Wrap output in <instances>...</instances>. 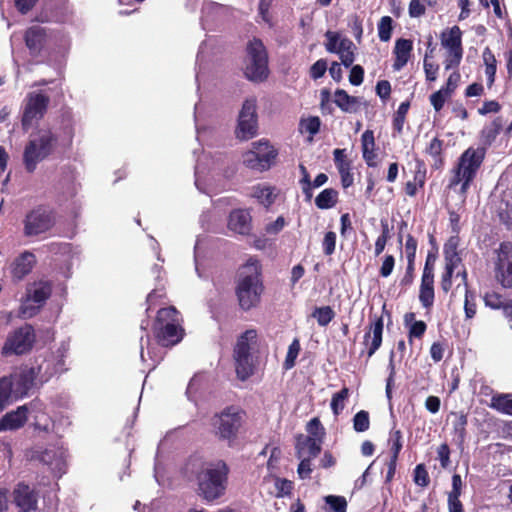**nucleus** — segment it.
<instances>
[{
  "label": "nucleus",
  "instance_id": "45",
  "mask_svg": "<svg viewBox=\"0 0 512 512\" xmlns=\"http://www.w3.org/2000/svg\"><path fill=\"white\" fill-rule=\"evenodd\" d=\"M393 31V19L390 16H383L378 23V36L382 42L391 39Z\"/></svg>",
  "mask_w": 512,
  "mask_h": 512
},
{
  "label": "nucleus",
  "instance_id": "34",
  "mask_svg": "<svg viewBox=\"0 0 512 512\" xmlns=\"http://www.w3.org/2000/svg\"><path fill=\"white\" fill-rule=\"evenodd\" d=\"M327 38V43L325 44V48L330 53H339L340 51H345L346 49H350L352 46V42L348 39H343L340 42L339 49L337 48V43L339 41V34L332 31H327L325 34Z\"/></svg>",
  "mask_w": 512,
  "mask_h": 512
},
{
  "label": "nucleus",
  "instance_id": "59",
  "mask_svg": "<svg viewBox=\"0 0 512 512\" xmlns=\"http://www.w3.org/2000/svg\"><path fill=\"white\" fill-rule=\"evenodd\" d=\"M439 68V65L431 61V59H423V69L427 82L437 80Z\"/></svg>",
  "mask_w": 512,
  "mask_h": 512
},
{
  "label": "nucleus",
  "instance_id": "31",
  "mask_svg": "<svg viewBox=\"0 0 512 512\" xmlns=\"http://www.w3.org/2000/svg\"><path fill=\"white\" fill-rule=\"evenodd\" d=\"M503 123V118L498 116L490 124L483 127L480 134L483 144L490 146L496 140L503 129Z\"/></svg>",
  "mask_w": 512,
  "mask_h": 512
},
{
  "label": "nucleus",
  "instance_id": "48",
  "mask_svg": "<svg viewBox=\"0 0 512 512\" xmlns=\"http://www.w3.org/2000/svg\"><path fill=\"white\" fill-rule=\"evenodd\" d=\"M451 94L445 91L442 87L438 91L432 93L429 97L430 103L436 112H440L445 102L451 98Z\"/></svg>",
  "mask_w": 512,
  "mask_h": 512
},
{
  "label": "nucleus",
  "instance_id": "10",
  "mask_svg": "<svg viewBox=\"0 0 512 512\" xmlns=\"http://www.w3.org/2000/svg\"><path fill=\"white\" fill-rule=\"evenodd\" d=\"M23 40L31 57H49L55 50L56 33L46 27L32 25L24 31Z\"/></svg>",
  "mask_w": 512,
  "mask_h": 512
},
{
  "label": "nucleus",
  "instance_id": "27",
  "mask_svg": "<svg viewBox=\"0 0 512 512\" xmlns=\"http://www.w3.org/2000/svg\"><path fill=\"white\" fill-rule=\"evenodd\" d=\"M13 383L12 374L0 377V412L4 411L13 402L19 400Z\"/></svg>",
  "mask_w": 512,
  "mask_h": 512
},
{
  "label": "nucleus",
  "instance_id": "30",
  "mask_svg": "<svg viewBox=\"0 0 512 512\" xmlns=\"http://www.w3.org/2000/svg\"><path fill=\"white\" fill-rule=\"evenodd\" d=\"M459 235H451L448 240L444 243L443 254L445 263H453L461 265L462 258L459 255Z\"/></svg>",
  "mask_w": 512,
  "mask_h": 512
},
{
  "label": "nucleus",
  "instance_id": "20",
  "mask_svg": "<svg viewBox=\"0 0 512 512\" xmlns=\"http://www.w3.org/2000/svg\"><path fill=\"white\" fill-rule=\"evenodd\" d=\"M37 264L36 255L29 250H25L17 255L9 266L11 279L14 283L23 281L35 268Z\"/></svg>",
  "mask_w": 512,
  "mask_h": 512
},
{
  "label": "nucleus",
  "instance_id": "3",
  "mask_svg": "<svg viewBox=\"0 0 512 512\" xmlns=\"http://www.w3.org/2000/svg\"><path fill=\"white\" fill-rule=\"evenodd\" d=\"M245 423L246 412L239 406L229 405L210 417V432L218 442L232 448L238 443Z\"/></svg>",
  "mask_w": 512,
  "mask_h": 512
},
{
  "label": "nucleus",
  "instance_id": "36",
  "mask_svg": "<svg viewBox=\"0 0 512 512\" xmlns=\"http://www.w3.org/2000/svg\"><path fill=\"white\" fill-rule=\"evenodd\" d=\"M390 458L398 459L403 448V434L400 429H391L388 438Z\"/></svg>",
  "mask_w": 512,
  "mask_h": 512
},
{
  "label": "nucleus",
  "instance_id": "8",
  "mask_svg": "<svg viewBox=\"0 0 512 512\" xmlns=\"http://www.w3.org/2000/svg\"><path fill=\"white\" fill-rule=\"evenodd\" d=\"M53 287V282L45 278L29 283L18 309L19 318L30 319L35 317L52 296Z\"/></svg>",
  "mask_w": 512,
  "mask_h": 512
},
{
  "label": "nucleus",
  "instance_id": "35",
  "mask_svg": "<svg viewBox=\"0 0 512 512\" xmlns=\"http://www.w3.org/2000/svg\"><path fill=\"white\" fill-rule=\"evenodd\" d=\"M350 396V390L344 386L340 391L332 395L330 407L334 416H338L342 413L346 406V401Z\"/></svg>",
  "mask_w": 512,
  "mask_h": 512
},
{
  "label": "nucleus",
  "instance_id": "17",
  "mask_svg": "<svg viewBox=\"0 0 512 512\" xmlns=\"http://www.w3.org/2000/svg\"><path fill=\"white\" fill-rule=\"evenodd\" d=\"M441 45L448 50V55L444 60L446 70L458 68L463 57L462 31L459 26L444 30L441 35Z\"/></svg>",
  "mask_w": 512,
  "mask_h": 512
},
{
  "label": "nucleus",
  "instance_id": "25",
  "mask_svg": "<svg viewBox=\"0 0 512 512\" xmlns=\"http://www.w3.org/2000/svg\"><path fill=\"white\" fill-rule=\"evenodd\" d=\"M412 51V40L399 38L395 41V46L393 49L394 62L392 65L394 71H400L404 66L407 65L411 58Z\"/></svg>",
  "mask_w": 512,
  "mask_h": 512
},
{
  "label": "nucleus",
  "instance_id": "21",
  "mask_svg": "<svg viewBox=\"0 0 512 512\" xmlns=\"http://www.w3.org/2000/svg\"><path fill=\"white\" fill-rule=\"evenodd\" d=\"M28 413L29 408L27 404L7 412L0 418V432L16 431L24 427L28 420Z\"/></svg>",
  "mask_w": 512,
  "mask_h": 512
},
{
  "label": "nucleus",
  "instance_id": "24",
  "mask_svg": "<svg viewBox=\"0 0 512 512\" xmlns=\"http://www.w3.org/2000/svg\"><path fill=\"white\" fill-rule=\"evenodd\" d=\"M251 221V215L247 210L234 209L229 214L228 228L240 235H248L252 229Z\"/></svg>",
  "mask_w": 512,
  "mask_h": 512
},
{
  "label": "nucleus",
  "instance_id": "19",
  "mask_svg": "<svg viewBox=\"0 0 512 512\" xmlns=\"http://www.w3.org/2000/svg\"><path fill=\"white\" fill-rule=\"evenodd\" d=\"M12 497L19 512H32L38 507V492L25 482H18L15 485Z\"/></svg>",
  "mask_w": 512,
  "mask_h": 512
},
{
  "label": "nucleus",
  "instance_id": "50",
  "mask_svg": "<svg viewBox=\"0 0 512 512\" xmlns=\"http://www.w3.org/2000/svg\"><path fill=\"white\" fill-rule=\"evenodd\" d=\"M468 423L467 415L460 413L456 416L453 422V430L455 435L458 437L460 442H463L466 438L467 431L466 426Z\"/></svg>",
  "mask_w": 512,
  "mask_h": 512
},
{
  "label": "nucleus",
  "instance_id": "11",
  "mask_svg": "<svg viewBox=\"0 0 512 512\" xmlns=\"http://www.w3.org/2000/svg\"><path fill=\"white\" fill-rule=\"evenodd\" d=\"M22 224L25 237H37L55 226L56 212L48 205H37L25 214Z\"/></svg>",
  "mask_w": 512,
  "mask_h": 512
},
{
  "label": "nucleus",
  "instance_id": "15",
  "mask_svg": "<svg viewBox=\"0 0 512 512\" xmlns=\"http://www.w3.org/2000/svg\"><path fill=\"white\" fill-rule=\"evenodd\" d=\"M495 254V280L502 288L512 291V242H501Z\"/></svg>",
  "mask_w": 512,
  "mask_h": 512
},
{
  "label": "nucleus",
  "instance_id": "40",
  "mask_svg": "<svg viewBox=\"0 0 512 512\" xmlns=\"http://www.w3.org/2000/svg\"><path fill=\"white\" fill-rule=\"evenodd\" d=\"M410 108V103L408 101L402 102L397 111L394 113L393 121H392V127L393 130L397 134H401L403 131V126L406 120V115L408 113V110Z\"/></svg>",
  "mask_w": 512,
  "mask_h": 512
},
{
  "label": "nucleus",
  "instance_id": "62",
  "mask_svg": "<svg viewBox=\"0 0 512 512\" xmlns=\"http://www.w3.org/2000/svg\"><path fill=\"white\" fill-rule=\"evenodd\" d=\"M464 311L466 318H473L476 314V303L474 301V294L469 290H465Z\"/></svg>",
  "mask_w": 512,
  "mask_h": 512
},
{
  "label": "nucleus",
  "instance_id": "61",
  "mask_svg": "<svg viewBox=\"0 0 512 512\" xmlns=\"http://www.w3.org/2000/svg\"><path fill=\"white\" fill-rule=\"evenodd\" d=\"M395 262V257L392 254L385 255L379 269V275L383 278L389 277L394 270Z\"/></svg>",
  "mask_w": 512,
  "mask_h": 512
},
{
  "label": "nucleus",
  "instance_id": "33",
  "mask_svg": "<svg viewBox=\"0 0 512 512\" xmlns=\"http://www.w3.org/2000/svg\"><path fill=\"white\" fill-rule=\"evenodd\" d=\"M490 407L503 414L512 415V394L492 396Z\"/></svg>",
  "mask_w": 512,
  "mask_h": 512
},
{
  "label": "nucleus",
  "instance_id": "46",
  "mask_svg": "<svg viewBox=\"0 0 512 512\" xmlns=\"http://www.w3.org/2000/svg\"><path fill=\"white\" fill-rule=\"evenodd\" d=\"M353 429L362 433L367 431L370 428V416L369 412L366 410H360L353 417Z\"/></svg>",
  "mask_w": 512,
  "mask_h": 512
},
{
  "label": "nucleus",
  "instance_id": "7",
  "mask_svg": "<svg viewBox=\"0 0 512 512\" xmlns=\"http://www.w3.org/2000/svg\"><path fill=\"white\" fill-rule=\"evenodd\" d=\"M37 343L35 327L28 322L14 327L6 334L0 355L2 358L24 357L32 353Z\"/></svg>",
  "mask_w": 512,
  "mask_h": 512
},
{
  "label": "nucleus",
  "instance_id": "29",
  "mask_svg": "<svg viewBox=\"0 0 512 512\" xmlns=\"http://www.w3.org/2000/svg\"><path fill=\"white\" fill-rule=\"evenodd\" d=\"M444 140L434 137L428 146L425 148L426 154L432 157L433 163L431 164V167L435 170L442 169L445 164V158H444Z\"/></svg>",
  "mask_w": 512,
  "mask_h": 512
},
{
  "label": "nucleus",
  "instance_id": "57",
  "mask_svg": "<svg viewBox=\"0 0 512 512\" xmlns=\"http://www.w3.org/2000/svg\"><path fill=\"white\" fill-rule=\"evenodd\" d=\"M328 69V63L326 59L317 60L309 69V76L313 80L322 78Z\"/></svg>",
  "mask_w": 512,
  "mask_h": 512
},
{
  "label": "nucleus",
  "instance_id": "58",
  "mask_svg": "<svg viewBox=\"0 0 512 512\" xmlns=\"http://www.w3.org/2000/svg\"><path fill=\"white\" fill-rule=\"evenodd\" d=\"M336 239H337V236L334 231H328L325 233L323 241H322V248H323V252L326 256H330L335 252Z\"/></svg>",
  "mask_w": 512,
  "mask_h": 512
},
{
  "label": "nucleus",
  "instance_id": "6",
  "mask_svg": "<svg viewBox=\"0 0 512 512\" xmlns=\"http://www.w3.org/2000/svg\"><path fill=\"white\" fill-rule=\"evenodd\" d=\"M486 155L485 148L469 147L458 158L457 164L452 169V176L449 180V188H455L461 184L460 192L466 194L474 182L479 169L481 168Z\"/></svg>",
  "mask_w": 512,
  "mask_h": 512
},
{
  "label": "nucleus",
  "instance_id": "43",
  "mask_svg": "<svg viewBox=\"0 0 512 512\" xmlns=\"http://www.w3.org/2000/svg\"><path fill=\"white\" fill-rule=\"evenodd\" d=\"M327 504L326 512H346L347 501L344 496L328 495L324 497Z\"/></svg>",
  "mask_w": 512,
  "mask_h": 512
},
{
  "label": "nucleus",
  "instance_id": "28",
  "mask_svg": "<svg viewBox=\"0 0 512 512\" xmlns=\"http://www.w3.org/2000/svg\"><path fill=\"white\" fill-rule=\"evenodd\" d=\"M418 297L424 309H432L435 300L434 276H421Z\"/></svg>",
  "mask_w": 512,
  "mask_h": 512
},
{
  "label": "nucleus",
  "instance_id": "2",
  "mask_svg": "<svg viewBox=\"0 0 512 512\" xmlns=\"http://www.w3.org/2000/svg\"><path fill=\"white\" fill-rule=\"evenodd\" d=\"M234 291L242 311H249L260 304L264 284L262 267L257 259L250 258L239 267Z\"/></svg>",
  "mask_w": 512,
  "mask_h": 512
},
{
  "label": "nucleus",
  "instance_id": "22",
  "mask_svg": "<svg viewBox=\"0 0 512 512\" xmlns=\"http://www.w3.org/2000/svg\"><path fill=\"white\" fill-rule=\"evenodd\" d=\"M39 371L35 367L24 369L18 374L13 375V387L19 399L28 395L33 388Z\"/></svg>",
  "mask_w": 512,
  "mask_h": 512
},
{
  "label": "nucleus",
  "instance_id": "9",
  "mask_svg": "<svg viewBox=\"0 0 512 512\" xmlns=\"http://www.w3.org/2000/svg\"><path fill=\"white\" fill-rule=\"evenodd\" d=\"M258 334L255 329H248L238 336L233 349V359L237 378L245 381L254 374L255 363L252 355L257 345Z\"/></svg>",
  "mask_w": 512,
  "mask_h": 512
},
{
  "label": "nucleus",
  "instance_id": "18",
  "mask_svg": "<svg viewBox=\"0 0 512 512\" xmlns=\"http://www.w3.org/2000/svg\"><path fill=\"white\" fill-rule=\"evenodd\" d=\"M384 319L382 315H370V323L363 337V345L365 350L362 354H366L367 358H371L381 347L383 340Z\"/></svg>",
  "mask_w": 512,
  "mask_h": 512
},
{
  "label": "nucleus",
  "instance_id": "1",
  "mask_svg": "<svg viewBox=\"0 0 512 512\" xmlns=\"http://www.w3.org/2000/svg\"><path fill=\"white\" fill-rule=\"evenodd\" d=\"M187 469L195 475L197 493L205 501L213 502L225 494L230 469L224 460L204 461L199 456H191Z\"/></svg>",
  "mask_w": 512,
  "mask_h": 512
},
{
  "label": "nucleus",
  "instance_id": "16",
  "mask_svg": "<svg viewBox=\"0 0 512 512\" xmlns=\"http://www.w3.org/2000/svg\"><path fill=\"white\" fill-rule=\"evenodd\" d=\"M258 115L256 98H248L244 101L238 115L236 137L240 140H249L257 135Z\"/></svg>",
  "mask_w": 512,
  "mask_h": 512
},
{
  "label": "nucleus",
  "instance_id": "37",
  "mask_svg": "<svg viewBox=\"0 0 512 512\" xmlns=\"http://www.w3.org/2000/svg\"><path fill=\"white\" fill-rule=\"evenodd\" d=\"M483 299L487 307L494 310L501 309L505 315V308L508 306L509 300H507L502 294L495 291L486 292Z\"/></svg>",
  "mask_w": 512,
  "mask_h": 512
},
{
  "label": "nucleus",
  "instance_id": "52",
  "mask_svg": "<svg viewBox=\"0 0 512 512\" xmlns=\"http://www.w3.org/2000/svg\"><path fill=\"white\" fill-rule=\"evenodd\" d=\"M413 480L420 487H427L429 485L430 477L424 464L416 465Z\"/></svg>",
  "mask_w": 512,
  "mask_h": 512
},
{
  "label": "nucleus",
  "instance_id": "39",
  "mask_svg": "<svg viewBox=\"0 0 512 512\" xmlns=\"http://www.w3.org/2000/svg\"><path fill=\"white\" fill-rule=\"evenodd\" d=\"M167 298L166 291L164 288L153 289L146 297V312L165 304Z\"/></svg>",
  "mask_w": 512,
  "mask_h": 512
},
{
  "label": "nucleus",
  "instance_id": "53",
  "mask_svg": "<svg viewBox=\"0 0 512 512\" xmlns=\"http://www.w3.org/2000/svg\"><path fill=\"white\" fill-rule=\"evenodd\" d=\"M320 109L323 115H332L334 107L331 102V93L328 89L324 88L320 92Z\"/></svg>",
  "mask_w": 512,
  "mask_h": 512
},
{
  "label": "nucleus",
  "instance_id": "23",
  "mask_svg": "<svg viewBox=\"0 0 512 512\" xmlns=\"http://www.w3.org/2000/svg\"><path fill=\"white\" fill-rule=\"evenodd\" d=\"M322 442V439L298 434L295 443L296 456L302 458L307 454L310 458L317 457L321 452Z\"/></svg>",
  "mask_w": 512,
  "mask_h": 512
},
{
  "label": "nucleus",
  "instance_id": "42",
  "mask_svg": "<svg viewBox=\"0 0 512 512\" xmlns=\"http://www.w3.org/2000/svg\"><path fill=\"white\" fill-rule=\"evenodd\" d=\"M381 234L377 237L375 241V256H379L383 253L388 241L391 238L390 228L387 220H381Z\"/></svg>",
  "mask_w": 512,
  "mask_h": 512
},
{
  "label": "nucleus",
  "instance_id": "32",
  "mask_svg": "<svg viewBox=\"0 0 512 512\" xmlns=\"http://www.w3.org/2000/svg\"><path fill=\"white\" fill-rule=\"evenodd\" d=\"M339 201V192L334 188L322 190L315 198V205L318 209L328 210L336 206Z\"/></svg>",
  "mask_w": 512,
  "mask_h": 512
},
{
  "label": "nucleus",
  "instance_id": "5",
  "mask_svg": "<svg viewBox=\"0 0 512 512\" xmlns=\"http://www.w3.org/2000/svg\"><path fill=\"white\" fill-rule=\"evenodd\" d=\"M180 313L174 306L161 307L152 323V332L158 345L171 348L182 341L185 331L180 323Z\"/></svg>",
  "mask_w": 512,
  "mask_h": 512
},
{
  "label": "nucleus",
  "instance_id": "38",
  "mask_svg": "<svg viewBox=\"0 0 512 512\" xmlns=\"http://www.w3.org/2000/svg\"><path fill=\"white\" fill-rule=\"evenodd\" d=\"M253 197L265 207L271 206L275 201L273 189L269 186H256L254 187Z\"/></svg>",
  "mask_w": 512,
  "mask_h": 512
},
{
  "label": "nucleus",
  "instance_id": "49",
  "mask_svg": "<svg viewBox=\"0 0 512 512\" xmlns=\"http://www.w3.org/2000/svg\"><path fill=\"white\" fill-rule=\"evenodd\" d=\"M427 330V324L423 320H418L408 327V342L413 344L414 339H422Z\"/></svg>",
  "mask_w": 512,
  "mask_h": 512
},
{
  "label": "nucleus",
  "instance_id": "26",
  "mask_svg": "<svg viewBox=\"0 0 512 512\" xmlns=\"http://www.w3.org/2000/svg\"><path fill=\"white\" fill-rule=\"evenodd\" d=\"M333 102L344 113H357L360 109L361 98L349 95L344 89H336Z\"/></svg>",
  "mask_w": 512,
  "mask_h": 512
},
{
  "label": "nucleus",
  "instance_id": "13",
  "mask_svg": "<svg viewBox=\"0 0 512 512\" xmlns=\"http://www.w3.org/2000/svg\"><path fill=\"white\" fill-rule=\"evenodd\" d=\"M50 97L42 91L30 92L26 95L21 112V128L28 132L41 121L49 108Z\"/></svg>",
  "mask_w": 512,
  "mask_h": 512
},
{
  "label": "nucleus",
  "instance_id": "64",
  "mask_svg": "<svg viewBox=\"0 0 512 512\" xmlns=\"http://www.w3.org/2000/svg\"><path fill=\"white\" fill-rule=\"evenodd\" d=\"M446 348L445 341H436L433 342L430 347V355L434 362H440L444 357V352Z\"/></svg>",
  "mask_w": 512,
  "mask_h": 512
},
{
  "label": "nucleus",
  "instance_id": "41",
  "mask_svg": "<svg viewBox=\"0 0 512 512\" xmlns=\"http://www.w3.org/2000/svg\"><path fill=\"white\" fill-rule=\"evenodd\" d=\"M311 316L319 326L325 327L335 318V312L330 306L315 307Z\"/></svg>",
  "mask_w": 512,
  "mask_h": 512
},
{
  "label": "nucleus",
  "instance_id": "4",
  "mask_svg": "<svg viewBox=\"0 0 512 512\" xmlns=\"http://www.w3.org/2000/svg\"><path fill=\"white\" fill-rule=\"evenodd\" d=\"M58 143V136L51 128H39L30 135L25 144L22 161L27 173H34L42 161L49 158Z\"/></svg>",
  "mask_w": 512,
  "mask_h": 512
},
{
  "label": "nucleus",
  "instance_id": "14",
  "mask_svg": "<svg viewBox=\"0 0 512 512\" xmlns=\"http://www.w3.org/2000/svg\"><path fill=\"white\" fill-rule=\"evenodd\" d=\"M253 149L243 155V163L246 167L256 171L270 169L278 155L277 150L268 141L254 142Z\"/></svg>",
  "mask_w": 512,
  "mask_h": 512
},
{
  "label": "nucleus",
  "instance_id": "51",
  "mask_svg": "<svg viewBox=\"0 0 512 512\" xmlns=\"http://www.w3.org/2000/svg\"><path fill=\"white\" fill-rule=\"evenodd\" d=\"M308 436L322 439L325 436V429L318 417L312 418L306 425Z\"/></svg>",
  "mask_w": 512,
  "mask_h": 512
},
{
  "label": "nucleus",
  "instance_id": "60",
  "mask_svg": "<svg viewBox=\"0 0 512 512\" xmlns=\"http://www.w3.org/2000/svg\"><path fill=\"white\" fill-rule=\"evenodd\" d=\"M415 278V261H407V266L404 276L400 279L399 285L402 288L410 287Z\"/></svg>",
  "mask_w": 512,
  "mask_h": 512
},
{
  "label": "nucleus",
  "instance_id": "47",
  "mask_svg": "<svg viewBox=\"0 0 512 512\" xmlns=\"http://www.w3.org/2000/svg\"><path fill=\"white\" fill-rule=\"evenodd\" d=\"M333 160L339 172L351 170V160L348 159L346 149L336 148L333 151Z\"/></svg>",
  "mask_w": 512,
  "mask_h": 512
},
{
  "label": "nucleus",
  "instance_id": "12",
  "mask_svg": "<svg viewBox=\"0 0 512 512\" xmlns=\"http://www.w3.org/2000/svg\"><path fill=\"white\" fill-rule=\"evenodd\" d=\"M247 64L244 74L247 79L253 82H262L269 75L268 54L262 40L253 38L246 47Z\"/></svg>",
  "mask_w": 512,
  "mask_h": 512
},
{
  "label": "nucleus",
  "instance_id": "44",
  "mask_svg": "<svg viewBox=\"0 0 512 512\" xmlns=\"http://www.w3.org/2000/svg\"><path fill=\"white\" fill-rule=\"evenodd\" d=\"M301 346L298 338H295L288 347V351L283 362L284 370L292 369L296 364V359L300 353Z\"/></svg>",
  "mask_w": 512,
  "mask_h": 512
},
{
  "label": "nucleus",
  "instance_id": "63",
  "mask_svg": "<svg viewBox=\"0 0 512 512\" xmlns=\"http://www.w3.org/2000/svg\"><path fill=\"white\" fill-rule=\"evenodd\" d=\"M417 240L415 237L411 234H408L406 236V242H405V254L407 261H415L416 258V251H417Z\"/></svg>",
  "mask_w": 512,
  "mask_h": 512
},
{
  "label": "nucleus",
  "instance_id": "55",
  "mask_svg": "<svg viewBox=\"0 0 512 512\" xmlns=\"http://www.w3.org/2000/svg\"><path fill=\"white\" fill-rule=\"evenodd\" d=\"M33 426L35 430L48 433L51 430L52 420L46 413L41 412L35 416Z\"/></svg>",
  "mask_w": 512,
  "mask_h": 512
},
{
  "label": "nucleus",
  "instance_id": "56",
  "mask_svg": "<svg viewBox=\"0 0 512 512\" xmlns=\"http://www.w3.org/2000/svg\"><path fill=\"white\" fill-rule=\"evenodd\" d=\"M275 487L277 490L276 497L278 498L289 496L294 488L293 482L286 478H277Z\"/></svg>",
  "mask_w": 512,
  "mask_h": 512
},
{
  "label": "nucleus",
  "instance_id": "54",
  "mask_svg": "<svg viewBox=\"0 0 512 512\" xmlns=\"http://www.w3.org/2000/svg\"><path fill=\"white\" fill-rule=\"evenodd\" d=\"M272 3L273 0H259L258 4L259 16L266 24L269 25V27H273L272 16L270 14Z\"/></svg>",
  "mask_w": 512,
  "mask_h": 512
}]
</instances>
